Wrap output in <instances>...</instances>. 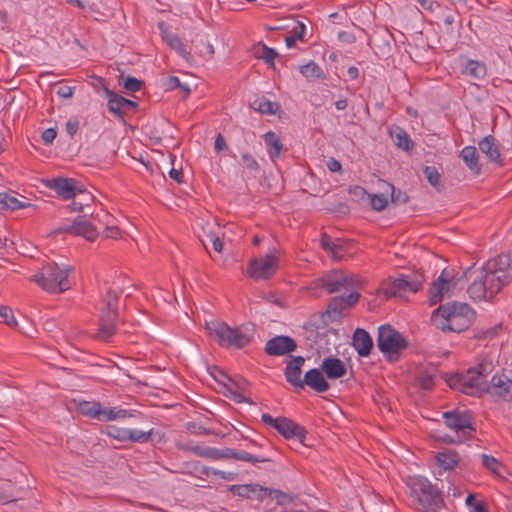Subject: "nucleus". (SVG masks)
<instances>
[{"label": "nucleus", "mask_w": 512, "mask_h": 512, "mask_svg": "<svg viewBox=\"0 0 512 512\" xmlns=\"http://www.w3.org/2000/svg\"><path fill=\"white\" fill-rule=\"evenodd\" d=\"M441 316L443 322L441 329L443 331L463 332L472 324L475 319V311L467 303L451 302L440 305L434 310L432 318Z\"/></svg>", "instance_id": "nucleus-1"}, {"label": "nucleus", "mask_w": 512, "mask_h": 512, "mask_svg": "<svg viewBox=\"0 0 512 512\" xmlns=\"http://www.w3.org/2000/svg\"><path fill=\"white\" fill-rule=\"evenodd\" d=\"M73 271L72 266L48 263L43 266L39 274L33 276L32 280L48 292L62 293L71 287L72 282L69 276Z\"/></svg>", "instance_id": "nucleus-2"}, {"label": "nucleus", "mask_w": 512, "mask_h": 512, "mask_svg": "<svg viewBox=\"0 0 512 512\" xmlns=\"http://www.w3.org/2000/svg\"><path fill=\"white\" fill-rule=\"evenodd\" d=\"M408 346V340L390 324L378 328L377 347L388 362L399 361L402 352Z\"/></svg>", "instance_id": "nucleus-3"}, {"label": "nucleus", "mask_w": 512, "mask_h": 512, "mask_svg": "<svg viewBox=\"0 0 512 512\" xmlns=\"http://www.w3.org/2000/svg\"><path fill=\"white\" fill-rule=\"evenodd\" d=\"M206 329L218 344L225 348L242 349L252 340V335L239 327H230L222 321L206 323Z\"/></svg>", "instance_id": "nucleus-4"}, {"label": "nucleus", "mask_w": 512, "mask_h": 512, "mask_svg": "<svg viewBox=\"0 0 512 512\" xmlns=\"http://www.w3.org/2000/svg\"><path fill=\"white\" fill-rule=\"evenodd\" d=\"M119 293L108 290L102 301L101 314L99 318V329L96 338L101 341H108L117 332Z\"/></svg>", "instance_id": "nucleus-5"}, {"label": "nucleus", "mask_w": 512, "mask_h": 512, "mask_svg": "<svg viewBox=\"0 0 512 512\" xmlns=\"http://www.w3.org/2000/svg\"><path fill=\"white\" fill-rule=\"evenodd\" d=\"M410 488L413 497L426 511L436 512L443 505L440 491L426 478L416 477L412 479Z\"/></svg>", "instance_id": "nucleus-6"}, {"label": "nucleus", "mask_w": 512, "mask_h": 512, "mask_svg": "<svg viewBox=\"0 0 512 512\" xmlns=\"http://www.w3.org/2000/svg\"><path fill=\"white\" fill-rule=\"evenodd\" d=\"M316 288L324 289L328 294L349 290L360 285L358 275L342 270H332L314 280Z\"/></svg>", "instance_id": "nucleus-7"}, {"label": "nucleus", "mask_w": 512, "mask_h": 512, "mask_svg": "<svg viewBox=\"0 0 512 512\" xmlns=\"http://www.w3.org/2000/svg\"><path fill=\"white\" fill-rule=\"evenodd\" d=\"M444 424L464 439L474 438L476 432L473 415L468 410L453 409L442 415Z\"/></svg>", "instance_id": "nucleus-8"}, {"label": "nucleus", "mask_w": 512, "mask_h": 512, "mask_svg": "<svg viewBox=\"0 0 512 512\" xmlns=\"http://www.w3.org/2000/svg\"><path fill=\"white\" fill-rule=\"evenodd\" d=\"M423 282L424 276L422 274H401L383 287L382 291L387 298H403L407 292L416 293L419 291Z\"/></svg>", "instance_id": "nucleus-9"}, {"label": "nucleus", "mask_w": 512, "mask_h": 512, "mask_svg": "<svg viewBox=\"0 0 512 512\" xmlns=\"http://www.w3.org/2000/svg\"><path fill=\"white\" fill-rule=\"evenodd\" d=\"M502 287L495 282L493 276L487 274L482 268L467 289L469 297L474 301L491 300Z\"/></svg>", "instance_id": "nucleus-10"}, {"label": "nucleus", "mask_w": 512, "mask_h": 512, "mask_svg": "<svg viewBox=\"0 0 512 512\" xmlns=\"http://www.w3.org/2000/svg\"><path fill=\"white\" fill-rule=\"evenodd\" d=\"M482 269L493 276L496 283L502 288L512 282V256L502 253L488 260Z\"/></svg>", "instance_id": "nucleus-11"}, {"label": "nucleus", "mask_w": 512, "mask_h": 512, "mask_svg": "<svg viewBox=\"0 0 512 512\" xmlns=\"http://www.w3.org/2000/svg\"><path fill=\"white\" fill-rule=\"evenodd\" d=\"M491 364L481 363L477 368H471L464 374L463 393L474 395L479 392H488L489 382L485 379L490 371Z\"/></svg>", "instance_id": "nucleus-12"}, {"label": "nucleus", "mask_w": 512, "mask_h": 512, "mask_svg": "<svg viewBox=\"0 0 512 512\" xmlns=\"http://www.w3.org/2000/svg\"><path fill=\"white\" fill-rule=\"evenodd\" d=\"M55 233H68L75 236H82L90 242L95 241L99 235L96 227L91 222L87 221L84 216H78L73 224L60 227L55 230Z\"/></svg>", "instance_id": "nucleus-13"}, {"label": "nucleus", "mask_w": 512, "mask_h": 512, "mask_svg": "<svg viewBox=\"0 0 512 512\" xmlns=\"http://www.w3.org/2000/svg\"><path fill=\"white\" fill-rule=\"evenodd\" d=\"M277 269V258L271 254H267L265 257L254 259L250 262L248 273L249 276L259 279H269L272 277Z\"/></svg>", "instance_id": "nucleus-14"}, {"label": "nucleus", "mask_w": 512, "mask_h": 512, "mask_svg": "<svg viewBox=\"0 0 512 512\" xmlns=\"http://www.w3.org/2000/svg\"><path fill=\"white\" fill-rule=\"evenodd\" d=\"M489 393L503 398L505 401L512 399V370L495 374L489 383Z\"/></svg>", "instance_id": "nucleus-15"}, {"label": "nucleus", "mask_w": 512, "mask_h": 512, "mask_svg": "<svg viewBox=\"0 0 512 512\" xmlns=\"http://www.w3.org/2000/svg\"><path fill=\"white\" fill-rule=\"evenodd\" d=\"M296 349L297 343L292 337L278 335L266 342L264 351L269 356H283L296 351Z\"/></svg>", "instance_id": "nucleus-16"}, {"label": "nucleus", "mask_w": 512, "mask_h": 512, "mask_svg": "<svg viewBox=\"0 0 512 512\" xmlns=\"http://www.w3.org/2000/svg\"><path fill=\"white\" fill-rule=\"evenodd\" d=\"M47 186L55 190L64 199H73L77 194L84 193V190L78 186V182L73 178H53L48 181Z\"/></svg>", "instance_id": "nucleus-17"}, {"label": "nucleus", "mask_w": 512, "mask_h": 512, "mask_svg": "<svg viewBox=\"0 0 512 512\" xmlns=\"http://www.w3.org/2000/svg\"><path fill=\"white\" fill-rule=\"evenodd\" d=\"M277 431L284 438L295 439L301 445H305L307 430L303 426L294 422L293 420L286 417H280V423L279 426L277 427Z\"/></svg>", "instance_id": "nucleus-18"}, {"label": "nucleus", "mask_w": 512, "mask_h": 512, "mask_svg": "<svg viewBox=\"0 0 512 512\" xmlns=\"http://www.w3.org/2000/svg\"><path fill=\"white\" fill-rule=\"evenodd\" d=\"M304 363L305 358L303 356L291 357L284 370L286 381L296 390L303 389V379L301 378V375Z\"/></svg>", "instance_id": "nucleus-19"}, {"label": "nucleus", "mask_w": 512, "mask_h": 512, "mask_svg": "<svg viewBox=\"0 0 512 512\" xmlns=\"http://www.w3.org/2000/svg\"><path fill=\"white\" fill-rule=\"evenodd\" d=\"M325 377L326 376L322 372L321 368H312L308 370L302 381L303 389L305 386H308L317 393L327 392L330 389V384Z\"/></svg>", "instance_id": "nucleus-20"}, {"label": "nucleus", "mask_w": 512, "mask_h": 512, "mask_svg": "<svg viewBox=\"0 0 512 512\" xmlns=\"http://www.w3.org/2000/svg\"><path fill=\"white\" fill-rule=\"evenodd\" d=\"M320 368L327 379L330 380L340 379L347 374V367L345 363L341 359L333 356L324 358L321 362Z\"/></svg>", "instance_id": "nucleus-21"}, {"label": "nucleus", "mask_w": 512, "mask_h": 512, "mask_svg": "<svg viewBox=\"0 0 512 512\" xmlns=\"http://www.w3.org/2000/svg\"><path fill=\"white\" fill-rule=\"evenodd\" d=\"M352 345L361 357H368L373 348V340L370 334L362 328L354 331Z\"/></svg>", "instance_id": "nucleus-22"}, {"label": "nucleus", "mask_w": 512, "mask_h": 512, "mask_svg": "<svg viewBox=\"0 0 512 512\" xmlns=\"http://www.w3.org/2000/svg\"><path fill=\"white\" fill-rule=\"evenodd\" d=\"M360 299L358 292H351L348 295H339L331 298L326 313H341L347 308L353 307Z\"/></svg>", "instance_id": "nucleus-23"}, {"label": "nucleus", "mask_w": 512, "mask_h": 512, "mask_svg": "<svg viewBox=\"0 0 512 512\" xmlns=\"http://www.w3.org/2000/svg\"><path fill=\"white\" fill-rule=\"evenodd\" d=\"M478 145L480 151L484 153L491 162L500 166L504 165L499 147L496 144V139L492 135L484 137Z\"/></svg>", "instance_id": "nucleus-24"}, {"label": "nucleus", "mask_w": 512, "mask_h": 512, "mask_svg": "<svg viewBox=\"0 0 512 512\" xmlns=\"http://www.w3.org/2000/svg\"><path fill=\"white\" fill-rule=\"evenodd\" d=\"M161 35L163 40L174 49L180 56L188 60L191 57V53L186 49L182 40L176 35L164 29V23H159Z\"/></svg>", "instance_id": "nucleus-25"}, {"label": "nucleus", "mask_w": 512, "mask_h": 512, "mask_svg": "<svg viewBox=\"0 0 512 512\" xmlns=\"http://www.w3.org/2000/svg\"><path fill=\"white\" fill-rule=\"evenodd\" d=\"M221 459H235L238 461L252 462V463H264L269 462V458L254 456L246 451H238L233 448L221 449Z\"/></svg>", "instance_id": "nucleus-26"}, {"label": "nucleus", "mask_w": 512, "mask_h": 512, "mask_svg": "<svg viewBox=\"0 0 512 512\" xmlns=\"http://www.w3.org/2000/svg\"><path fill=\"white\" fill-rule=\"evenodd\" d=\"M389 134L394 144L401 150L410 151L414 147V142L411 140L407 132L398 125H393L389 128Z\"/></svg>", "instance_id": "nucleus-27"}, {"label": "nucleus", "mask_w": 512, "mask_h": 512, "mask_svg": "<svg viewBox=\"0 0 512 512\" xmlns=\"http://www.w3.org/2000/svg\"><path fill=\"white\" fill-rule=\"evenodd\" d=\"M101 84H102V87L106 93V96L108 98V109L111 113H113L115 116H117L118 118H123L124 117V108H123V104L121 102V98L122 96L117 94L116 92L110 90L107 85H106V82L103 78H99Z\"/></svg>", "instance_id": "nucleus-28"}, {"label": "nucleus", "mask_w": 512, "mask_h": 512, "mask_svg": "<svg viewBox=\"0 0 512 512\" xmlns=\"http://www.w3.org/2000/svg\"><path fill=\"white\" fill-rule=\"evenodd\" d=\"M460 157L463 159L467 167L472 173L478 175L481 173V165L479 164V155L474 146H466L460 152Z\"/></svg>", "instance_id": "nucleus-29"}, {"label": "nucleus", "mask_w": 512, "mask_h": 512, "mask_svg": "<svg viewBox=\"0 0 512 512\" xmlns=\"http://www.w3.org/2000/svg\"><path fill=\"white\" fill-rule=\"evenodd\" d=\"M264 142L268 147V155L272 161H275L276 158L279 157L283 144L281 142V138L278 134L273 131H268L263 136Z\"/></svg>", "instance_id": "nucleus-30"}, {"label": "nucleus", "mask_w": 512, "mask_h": 512, "mask_svg": "<svg viewBox=\"0 0 512 512\" xmlns=\"http://www.w3.org/2000/svg\"><path fill=\"white\" fill-rule=\"evenodd\" d=\"M446 291H448V279L445 277V271H443L429 290L430 304L434 305L440 302Z\"/></svg>", "instance_id": "nucleus-31"}, {"label": "nucleus", "mask_w": 512, "mask_h": 512, "mask_svg": "<svg viewBox=\"0 0 512 512\" xmlns=\"http://www.w3.org/2000/svg\"><path fill=\"white\" fill-rule=\"evenodd\" d=\"M436 460L438 464L445 470H452L458 465L460 461V455L453 449H445L441 452H438L436 455Z\"/></svg>", "instance_id": "nucleus-32"}, {"label": "nucleus", "mask_w": 512, "mask_h": 512, "mask_svg": "<svg viewBox=\"0 0 512 512\" xmlns=\"http://www.w3.org/2000/svg\"><path fill=\"white\" fill-rule=\"evenodd\" d=\"M205 249L209 252V244L212 245L216 252H221L223 249V242L220 237L213 231L212 227L207 225L203 228V235L199 236Z\"/></svg>", "instance_id": "nucleus-33"}, {"label": "nucleus", "mask_w": 512, "mask_h": 512, "mask_svg": "<svg viewBox=\"0 0 512 512\" xmlns=\"http://www.w3.org/2000/svg\"><path fill=\"white\" fill-rule=\"evenodd\" d=\"M31 204L25 201H20L15 196L8 193H0V211H14L16 209L26 208Z\"/></svg>", "instance_id": "nucleus-34"}, {"label": "nucleus", "mask_w": 512, "mask_h": 512, "mask_svg": "<svg viewBox=\"0 0 512 512\" xmlns=\"http://www.w3.org/2000/svg\"><path fill=\"white\" fill-rule=\"evenodd\" d=\"M252 108L263 114L273 115L279 109V104L262 96L253 101Z\"/></svg>", "instance_id": "nucleus-35"}, {"label": "nucleus", "mask_w": 512, "mask_h": 512, "mask_svg": "<svg viewBox=\"0 0 512 512\" xmlns=\"http://www.w3.org/2000/svg\"><path fill=\"white\" fill-rule=\"evenodd\" d=\"M228 491L231 492L233 495H237L241 498L250 499V498H252L253 492L262 491V490L260 488H258L257 483H251V484L231 485L228 488Z\"/></svg>", "instance_id": "nucleus-36"}, {"label": "nucleus", "mask_w": 512, "mask_h": 512, "mask_svg": "<svg viewBox=\"0 0 512 512\" xmlns=\"http://www.w3.org/2000/svg\"><path fill=\"white\" fill-rule=\"evenodd\" d=\"M463 73L474 79H483L486 75V66L483 62L477 60H468L465 64Z\"/></svg>", "instance_id": "nucleus-37"}, {"label": "nucleus", "mask_w": 512, "mask_h": 512, "mask_svg": "<svg viewBox=\"0 0 512 512\" xmlns=\"http://www.w3.org/2000/svg\"><path fill=\"white\" fill-rule=\"evenodd\" d=\"M300 73L309 80L325 79L324 71L314 61L302 65L300 67Z\"/></svg>", "instance_id": "nucleus-38"}, {"label": "nucleus", "mask_w": 512, "mask_h": 512, "mask_svg": "<svg viewBox=\"0 0 512 512\" xmlns=\"http://www.w3.org/2000/svg\"><path fill=\"white\" fill-rule=\"evenodd\" d=\"M101 404L95 401H82L78 404L81 414L99 420L101 416Z\"/></svg>", "instance_id": "nucleus-39"}, {"label": "nucleus", "mask_w": 512, "mask_h": 512, "mask_svg": "<svg viewBox=\"0 0 512 512\" xmlns=\"http://www.w3.org/2000/svg\"><path fill=\"white\" fill-rule=\"evenodd\" d=\"M241 162L243 167L248 170V173L251 177L256 178L257 175L261 172V165L252 154L248 152L242 153Z\"/></svg>", "instance_id": "nucleus-40"}, {"label": "nucleus", "mask_w": 512, "mask_h": 512, "mask_svg": "<svg viewBox=\"0 0 512 512\" xmlns=\"http://www.w3.org/2000/svg\"><path fill=\"white\" fill-rule=\"evenodd\" d=\"M153 433L154 429H150L149 431L128 429L127 441L133 443H146L151 439Z\"/></svg>", "instance_id": "nucleus-41"}, {"label": "nucleus", "mask_w": 512, "mask_h": 512, "mask_svg": "<svg viewBox=\"0 0 512 512\" xmlns=\"http://www.w3.org/2000/svg\"><path fill=\"white\" fill-rule=\"evenodd\" d=\"M271 497L276 500L279 506H285L294 503L298 499V494L286 493L279 489H272Z\"/></svg>", "instance_id": "nucleus-42"}, {"label": "nucleus", "mask_w": 512, "mask_h": 512, "mask_svg": "<svg viewBox=\"0 0 512 512\" xmlns=\"http://www.w3.org/2000/svg\"><path fill=\"white\" fill-rule=\"evenodd\" d=\"M200 473L205 476H218L221 479L227 480V481H235L238 478V474L235 472H225L221 470L214 469L212 467L203 466L200 469Z\"/></svg>", "instance_id": "nucleus-43"}, {"label": "nucleus", "mask_w": 512, "mask_h": 512, "mask_svg": "<svg viewBox=\"0 0 512 512\" xmlns=\"http://www.w3.org/2000/svg\"><path fill=\"white\" fill-rule=\"evenodd\" d=\"M276 50L273 48L267 47L264 44H259L257 47H255V56L259 59H263L266 63H272L274 62V59L277 56Z\"/></svg>", "instance_id": "nucleus-44"}, {"label": "nucleus", "mask_w": 512, "mask_h": 512, "mask_svg": "<svg viewBox=\"0 0 512 512\" xmlns=\"http://www.w3.org/2000/svg\"><path fill=\"white\" fill-rule=\"evenodd\" d=\"M423 174L425 175L427 181L431 186L437 189V191H440V179L441 175L434 166H425L423 168Z\"/></svg>", "instance_id": "nucleus-45"}, {"label": "nucleus", "mask_w": 512, "mask_h": 512, "mask_svg": "<svg viewBox=\"0 0 512 512\" xmlns=\"http://www.w3.org/2000/svg\"><path fill=\"white\" fill-rule=\"evenodd\" d=\"M119 84L123 85L128 92H137L142 88L143 81L132 76L124 77V75H121L119 77Z\"/></svg>", "instance_id": "nucleus-46"}, {"label": "nucleus", "mask_w": 512, "mask_h": 512, "mask_svg": "<svg viewBox=\"0 0 512 512\" xmlns=\"http://www.w3.org/2000/svg\"><path fill=\"white\" fill-rule=\"evenodd\" d=\"M105 433L118 441L127 442L128 428L118 427L116 425H108Z\"/></svg>", "instance_id": "nucleus-47"}, {"label": "nucleus", "mask_w": 512, "mask_h": 512, "mask_svg": "<svg viewBox=\"0 0 512 512\" xmlns=\"http://www.w3.org/2000/svg\"><path fill=\"white\" fill-rule=\"evenodd\" d=\"M391 190V201L394 204H406L409 201V196L406 192L396 189L392 184H387Z\"/></svg>", "instance_id": "nucleus-48"}, {"label": "nucleus", "mask_w": 512, "mask_h": 512, "mask_svg": "<svg viewBox=\"0 0 512 512\" xmlns=\"http://www.w3.org/2000/svg\"><path fill=\"white\" fill-rule=\"evenodd\" d=\"M419 386L424 390H432L435 385V375L424 372L417 378Z\"/></svg>", "instance_id": "nucleus-49"}, {"label": "nucleus", "mask_w": 512, "mask_h": 512, "mask_svg": "<svg viewBox=\"0 0 512 512\" xmlns=\"http://www.w3.org/2000/svg\"><path fill=\"white\" fill-rule=\"evenodd\" d=\"M0 321L11 327L17 325V321L14 318L13 311L8 306H0Z\"/></svg>", "instance_id": "nucleus-50"}, {"label": "nucleus", "mask_w": 512, "mask_h": 512, "mask_svg": "<svg viewBox=\"0 0 512 512\" xmlns=\"http://www.w3.org/2000/svg\"><path fill=\"white\" fill-rule=\"evenodd\" d=\"M348 250V243L342 239H335L331 256L335 259H341Z\"/></svg>", "instance_id": "nucleus-51"}, {"label": "nucleus", "mask_w": 512, "mask_h": 512, "mask_svg": "<svg viewBox=\"0 0 512 512\" xmlns=\"http://www.w3.org/2000/svg\"><path fill=\"white\" fill-rule=\"evenodd\" d=\"M368 197L370 198V204H371L372 208L376 211H382L388 205L387 198L382 194L381 195H378V194L370 195L369 194Z\"/></svg>", "instance_id": "nucleus-52"}, {"label": "nucleus", "mask_w": 512, "mask_h": 512, "mask_svg": "<svg viewBox=\"0 0 512 512\" xmlns=\"http://www.w3.org/2000/svg\"><path fill=\"white\" fill-rule=\"evenodd\" d=\"M446 382L450 388L463 392L464 374L451 375L449 378H447Z\"/></svg>", "instance_id": "nucleus-53"}, {"label": "nucleus", "mask_w": 512, "mask_h": 512, "mask_svg": "<svg viewBox=\"0 0 512 512\" xmlns=\"http://www.w3.org/2000/svg\"><path fill=\"white\" fill-rule=\"evenodd\" d=\"M306 26L303 22L292 20L291 35H294L298 40H304Z\"/></svg>", "instance_id": "nucleus-54"}, {"label": "nucleus", "mask_w": 512, "mask_h": 512, "mask_svg": "<svg viewBox=\"0 0 512 512\" xmlns=\"http://www.w3.org/2000/svg\"><path fill=\"white\" fill-rule=\"evenodd\" d=\"M482 464L485 468L489 469L492 472H496L499 468L500 464L498 460L490 455L482 454Z\"/></svg>", "instance_id": "nucleus-55"}, {"label": "nucleus", "mask_w": 512, "mask_h": 512, "mask_svg": "<svg viewBox=\"0 0 512 512\" xmlns=\"http://www.w3.org/2000/svg\"><path fill=\"white\" fill-rule=\"evenodd\" d=\"M335 240H333L328 234L322 233L320 237V245L322 249H324L326 252L330 253L333 250Z\"/></svg>", "instance_id": "nucleus-56"}, {"label": "nucleus", "mask_w": 512, "mask_h": 512, "mask_svg": "<svg viewBox=\"0 0 512 512\" xmlns=\"http://www.w3.org/2000/svg\"><path fill=\"white\" fill-rule=\"evenodd\" d=\"M116 407H101V416L99 421H112L116 419Z\"/></svg>", "instance_id": "nucleus-57"}, {"label": "nucleus", "mask_w": 512, "mask_h": 512, "mask_svg": "<svg viewBox=\"0 0 512 512\" xmlns=\"http://www.w3.org/2000/svg\"><path fill=\"white\" fill-rule=\"evenodd\" d=\"M208 448L209 447H202V446H199V445H195V446H184L182 449L186 450V451H191L192 453H194L195 455L199 456V457H204V458H207V455H208Z\"/></svg>", "instance_id": "nucleus-58"}, {"label": "nucleus", "mask_w": 512, "mask_h": 512, "mask_svg": "<svg viewBox=\"0 0 512 512\" xmlns=\"http://www.w3.org/2000/svg\"><path fill=\"white\" fill-rule=\"evenodd\" d=\"M79 120L77 117H71L66 123V132L70 136H74L79 129Z\"/></svg>", "instance_id": "nucleus-59"}, {"label": "nucleus", "mask_w": 512, "mask_h": 512, "mask_svg": "<svg viewBox=\"0 0 512 512\" xmlns=\"http://www.w3.org/2000/svg\"><path fill=\"white\" fill-rule=\"evenodd\" d=\"M258 488L262 491H256L252 493V498L257 499L258 501H263L266 497H271L272 488L263 487L258 484Z\"/></svg>", "instance_id": "nucleus-60"}, {"label": "nucleus", "mask_w": 512, "mask_h": 512, "mask_svg": "<svg viewBox=\"0 0 512 512\" xmlns=\"http://www.w3.org/2000/svg\"><path fill=\"white\" fill-rule=\"evenodd\" d=\"M57 136V131L54 128L45 129L42 132V140L45 144H51Z\"/></svg>", "instance_id": "nucleus-61"}, {"label": "nucleus", "mask_w": 512, "mask_h": 512, "mask_svg": "<svg viewBox=\"0 0 512 512\" xmlns=\"http://www.w3.org/2000/svg\"><path fill=\"white\" fill-rule=\"evenodd\" d=\"M167 85L169 88L171 89H174V88H182L183 90H185L187 93L190 92V89L186 86V85H182L179 78L176 77V76H170L168 77L167 79Z\"/></svg>", "instance_id": "nucleus-62"}, {"label": "nucleus", "mask_w": 512, "mask_h": 512, "mask_svg": "<svg viewBox=\"0 0 512 512\" xmlns=\"http://www.w3.org/2000/svg\"><path fill=\"white\" fill-rule=\"evenodd\" d=\"M74 90H75V87H70V86L64 85V86L59 87V89L57 90V94L61 98L70 99L74 94Z\"/></svg>", "instance_id": "nucleus-63"}, {"label": "nucleus", "mask_w": 512, "mask_h": 512, "mask_svg": "<svg viewBox=\"0 0 512 512\" xmlns=\"http://www.w3.org/2000/svg\"><path fill=\"white\" fill-rule=\"evenodd\" d=\"M349 193L358 199H363L366 195H369L363 187L358 185L351 186L349 188Z\"/></svg>", "instance_id": "nucleus-64"}]
</instances>
